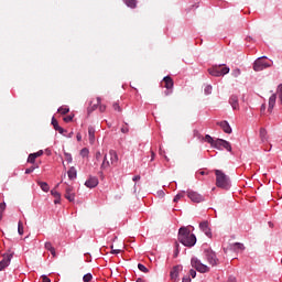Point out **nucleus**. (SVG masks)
<instances>
[{
  "instance_id": "16",
  "label": "nucleus",
  "mask_w": 282,
  "mask_h": 282,
  "mask_svg": "<svg viewBox=\"0 0 282 282\" xmlns=\"http://www.w3.org/2000/svg\"><path fill=\"white\" fill-rule=\"evenodd\" d=\"M217 124H219L220 129H223L225 133H232V128L228 121H220Z\"/></svg>"
},
{
  "instance_id": "48",
  "label": "nucleus",
  "mask_w": 282,
  "mask_h": 282,
  "mask_svg": "<svg viewBox=\"0 0 282 282\" xmlns=\"http://www.w3.org/2000/svg\"><path fill=\"white\" fill-rule=\"evenodd\" d=\"M33 154L35 155V158H41V155H43V150H40Z\"/></svg>"
},
{
  "instance_id": "54",
  "label": "nucleus",
  "mask_w": 282,
  "mask_h": 282,
  "mask_svg": "<svg viewBox=\"0 0 282 282\" xmlns=\"http://www.w3.org/2000/svg\"><path fill=\"white\" fill-rule=\"evenodd\" d=\"M106 109H107L106 106H100V107H99V111H101V112H104Z\"/></svg>"
},
{
  "instance_id": "42",
  "label": "nucleus",
  "mask_w": 282,
  "mask_h": 282,
  "mask_svg": "<svg viewBox=\"0 0 282 282\" xmlns=\"http://www.w3.org/2000/svg\"><path fill=\"white\" fill-rule=\"evenodd\" d=\"M72 120H74V116L72 115L64 118V122H72Z\"/></svg>"
},
{
  "instance_id": "10",
  "label": "nucleus",
  "mask_w": 282,
  "mask_h": 282,
  "mask_svg": "<svg viewBox=\"0 0 282 282\" xmlns=\"http://www.w3.org/2000/svg\"><path fill=\"white\" fill-rule=\"evenodd\" d=\"M12 261V253H7L3 256V259L0 261V272H3L10 262Z\"/></svg>"
},
{
  "instance_id": "47",
  "label": "nucleus",
  "mask_w": 282,
  "mask_h": 282,
  "mask_svg": "<svg viewBox=\"0 0 282 282\" xmlns=\"http://www.w3.org/2000/svg\"><path fill=\"white\" fill-rule=\"evenodd\" d=\"M42 282H52L47 275H42Z\"/></svg>"
},
{
  "instance_id": "41",
  "label": "nucleus",
  "mask_w": 282,
  "mask_h": 282,
  "mask_svg": "<svg viewBox=\"0 0 282 282\" xmlns=\"http://www.w3.org/2000/svg\"><path fill=\"white\" fill-rule=\"evenodd\" d=\"M112 107H113L115 111H122V109L120 108V104L119 102H115L112 105Z\"/></svg>"
},
{
  "instance_id": "59",
  "label": "nucleus",
  "mask_w": 282,
  "mask_h": 282,
  "mask_svg": "<svg viewBox=\"0 0 282 282\" xmlns=\"http://www.w3.org/2000/svg\"><path fill=\"white\" fill-rule=\"evenodd\" d=\"M199 175H206V172L200 171V172H199Z\"/></svg>"
},
{
  "instance_id": "26",
  "label": "nucleus",
  "mask_w": 282,
  "mask_h": 282,
  "mask_svg": "<svg viewBox=\"0 0 282 282\" xmlns=\"http://www.w3.org/2000/svg\"><path fill=\"white\" fill-rule=\"evenodd\" d=\"M205 142H208V144H210L213 148L215 147V140L209 134L205 135Z\"/></svg>"
},
{
  "instance_id": "53",
  "label": "nucleus",
  "mask_w": 282,
  "mask_h": 282,
  "mask_svg": "<svg viewBox=\"0 0 282 282\" xmlns=\"http://www.w3.org/2000/svg\"><path fill=\"white\" fill-rule=\"evenodd\" d=\"M139 180H140V175H135V176H133V178H132L133 182H139Z\"/></svg>"
},
{
  "instance_id": "2",
  "label": "nucleus",
  "mask_w": 282,
  "mask_h": 282,
  "mask_svg": "<svg viewBox=\"0 0 282 282\" xmlns=\"http://www.w3.org/2000/svg\"><path fill=\"white\" fill-rule=\"evenodd\" d=\"M216 175V186L217 188H223L224 191H229L230 188V177L224 173L221 170H215Z\"/></svg>"
},
{
  "instance_id": "31",
  "label": "nucleus",
  "mask_w": 282,
  "mask_h": 282,
  "mask_svg": "<svg viewBox=\"0 0 282 282\" xmlns=\"http://www.w3.org/2000/svg\"><path fill=\"white\" fill-rule=\"evenodd\" d=\"M51 195H53V197H55V199H61V193H58V191H56V189H52Z\"/></svg>"
},
{
  "instance_id": "29",
  "label": "nucleus",
  "mask_w": 282,
  "mask_h": 282,
  "mask_svg": "<svg viewBox=\"0 0 282 282\" xmlns=\"http://www.w3.org/2000/svg\"><path fill=\"white\" fill-rule=\"evenodd\" d=\"M52 126L54 127L55 131H58V129H61V126H58V121L54 117L52 118Z\"/></svg>"
},
{
  "instance_id": "32",
  "label": "nucleus",
  "mask_w": 282,
  "mask_h": 282,
  "mask_svg": "<svg viewBox=\"0 0 282 282\" xmlns=\"http://www.w3.org/2000/svg\"><path fill=\"white\" fill-rule=\"evenodd\" d=\"M91 279H94V275H91V273H87L83 276L84 282H89L91 281Z\"/></svg>"
},
{
  "instance_id": "4",
  "label": "nucleus",
  "mask_w": 282,
  "mask_h": 282,
  "mask_svg": "<svg viewBox=\"0 0 282 282\" xmlns=\"http://www.w3.org/2000/svg\"><path fill=\"white\" fill-rule=\"evenodd\" d=\"M208 73L210 76L219 78V76H226V74H230V67L226 66V64H219L209 68Z\"/></svg>"
},
{
  "instance_id": "5",
  "label": "nucleus",
  "mask_w": 282,
  "mask_h": 282,
  "mask_svg": "<svg viewBox=\"0 0 282 282\" xmlns=\"http://www.w3.org/2000/svg\"><path fill=\"white\" fill-rule=\"evenodd\" d=\"M267 56L258 57L253 63L254 72H263V69H268V67H272V64L265 62Z\"/></svg>"
},
{
  "instance_id": "19",
  "label": "nucleus",
  "mask_w": 282,
  "mask_h": 282,
  "mask_svg": "<svg viewBox=\"0 0 282 282\" xmlns=\"http://www.w3.org/2000/svg\"><path fill=\"white\" fill-rule=\"evenodd\" d=\"M67 175L69 180H76V177H78V172L76 171V167H69V170L67 171Z\"/></svg>"
},
{
  "instance_id": "56",
  "label": "nucleus",
  "mask_w": 282,
  "mask_h": 282,
  "mask_svg": "<svg viewBox=\"0 0 282 282\" xmlns=\"http://www.w3.org/2000/svg\"><path fill=\"white\" fill-rule=\"evenodd\" d=\"M54 204H61V198H55Z\"/></svg>"
},
{
  "instance_id": "51",
  "label": "nucleus",
  "mask_w": 282,
  "mask_h": 282,
  "mask_svg": "<svg viewBox=\"0 0 282 282\" xmlns=\"http://www.w3.org/2000/svg\"><path fill=\"white\" fill-rule=\"evenodd\" d=\"M260 111H261V113H264V111H265V104L261 105Z\"/></svg>"
},
{
  "instance_id": "15",
  "label": "nucleus",
  "mask_w": 282,
  "mask_h": 282,
  "mask_svg": "<svg viewBox=\"0 0 282 282\" xmlns=\"http://www.w3.org/2000/svg\"><path fill=\"white\" fill-rule=\"evenodd\" d=\"M229 105L235 111L239 110V97L231 95L229 98Z\"/></svg>"
},
{
  "instance_id": "20",
  "label": "nucleus",
  "mask_w": 282,
  "mask_h": 282,
  "mask_svg": "<svg viewBox=\"0 0 282 282\" xmlns=\"http://www.w3.org/2000/svg\"><path fill=\"white\" fill-rule=\"evenodd\" d=\"M163 82L165 83V89H173V78H171L170 76H165L163 78Z\"/></svg>"
},
{
  "instance_id": "37",
  "label": "nucleus",
  "mask_w": 282,
  "mask_h": 282,
  "mask_svg": "<svg viewBox=\"0 0 282 282\" xmlns=\"http://www.w3.org/2000/svg\"><path fill=\"white\" fill-rule=\"evenodd\" d=\"M276 94H279V98H280V100H281V102H282V84H280V85L278 86V88H276Z\"/></svg>"
},
{
  "instance_id": "22",
  "label": "nucleus",
  "mask_w": 282,
  "mask_h": 282,
  "mask_svg": "<svg viewBox=\"0 0 282 282\" xmlns=\"http://www.w3.org/2000/svg\"><path fill=\"white\" fill-rule=\"evenodd\" d=\"M123 3L131 9H135L138 7V0H123Z\"/></svg>"
},
{
  "instance_id": "27",
  "label": "nucleus",
  "mask_w": 282,
  "mask_h": 282,
  "mask_svg": "<svg viewBox=\"0 0 282 282\" xmlns=\"http://www.w3.org/2000/svg\"><path fill=\"white\" fill-rule=\"evenodd\" d=\"M58 113H62L63 116H65V113H69V108L62 106L57 109Z\"/></svg>"
},
{
  "instance_id": "39",
  "label": "nucleus",
  "mask_w": 282,
  "mask_h": 282,
  "mask_svg": "<svg viewBox=\"0 0 282 282\" xmlns=\"http://www.w3.org/2000/svg\"><path fill=\"white\" fill-rule=\"evenodd\" d=\"M182 197H184V192L183 193H178L175 195L173 202L177 203L178 199H182Z\"/></svg>"
},
{
  "instance_id": "46",
  "label": "nucleus",
  "mask_w": 282,
  "mask_h": 282,
  "mask_svg": "<svg viewBox=\"0 0 282 282\" xmlns=\"http://www.w3.org/2000/svg\"><path fill=\"white\" fill-rule=\"evenodd\" d=\"M30 173H34V166H31V167L25 170L26 175H30Z\"/></svg>"
},
{
  "instance_id": "7",
  "label": "nucleus",
  "mask_w": 282,
  "mask_h": 282,
  "mask_svg": "<svg viewBox=\"0 0 282 282\" xmlns=\"http://www.w3.org/2000/svg\"><path fill=\"white\" fill-rule=\"evenodd\" d=\"M192 263V268H195V270H197V272H200L202 274L208 272V270H210V268H208V265L202 263V261L197 258H192L191 260Z\"/></svg>"
},
{
  "instance_id": "36",
  "label": "nucleus",
  "mask_w": 282,
  "mask_h": 282,
  "mask_svg": "<svg viewBox=\"0 0 282 282\" xmlns=\"http://www.w3.org/2000/svg\"><path fill=\"white\" fill-rule=\"evenodd\" d=\"M204 91H205V94H206L207 96L210 95V94H213V86H210V85L206 86L205 89H204Z\"/></svg>"
},
{
  "instance_id": "33",
  "label": "nucleus",
  "mask_w": 282,
  "mask_h": 282,
  "mask_svg": "<svg viewBox=\"0 0 282 282\" xmlns=\"http://www.w3.org/2000/svg\"><path fill=\"white\" fill-rule=\"evenodd\" d=\"M138 268H139L140 272H144V273L149 272V269L142 263H139Z\"/></svg>"
},
{
  "instance_id": "3",
  "label": "nucleus",
  "mask_w": 282,
  "mask_h": 282,
  "mask_svg": "<svg viewBox=\"0 0 282 282\" xmlns=\"http://www.w3.org/2000/svg\"><path fill=\"white\" fill-rule=\"evenodd\" d=\"M118 164V152L110 150L108 154H105L100 169H109V166H116Z\"/></svg>"
},
{
  "instance_id": "12",
  "label": "nucleus",
  "mask_w": 282,
  "mask_h": 282,
  "mask_svg": "<svg viewBox=\"0 0 282 282\" xmlns=\"http://www.w3.org/2000/svg\"><path fill=\"white\" fill-rule=\"evenodd\" d=\"M65 198L68 200V202H74L76 199V193H74V187L72 186H67L65 188Z\"/></svg>"
},
{
  "instance_id": "52",
  "label": "nucleus",
  "mask_w": 282,
  "mask_h": 282,
  "mask_svg": "<svg viewBox=\"0 0 282 282\" xmlns=\"http://www.w3.org/2000/svg\"><path fill=\"white\" fill-rule=\"evenodd\" d=\"M111 254H120V249L112 250Z\"/></svg>"
},
{
  "instance_id": "8",
  "label": "nucleus",
  "mask_w": 282,
  "mask_h": 282,
  "mask_svg": "<svg viewBox=\"0 0 282 282\" xmlns=\"http://www.w3.org/2000/svg\"><path fill=\"white\" fill-rule=\"evenodd\" d=\"M205 258L208 261L209 265H217V263H219L217 254L210 249L205 250Z\"/></svg>"
},
{
  "instance_id": "40",
  "label": "nucleus",
  "mask_w": 282,
  "mask_h": 282,
  "mask_svg": "<svg viewBox=\"0 0 282 282\" xmlns=\"http://www.w3.org/2000/svg\"><path fill=\"white\" fill-rule=\"evenodd\" d=\"M80 155H83V158H85V155H89V150L87 148L82 149Z\"/></svg>"
},
{
  "instance_id": "9",
  "label": "nucleus",
  "mask_w": 282,
  "mask_h": 282,
  "mask_svg": "<svg viewBox=\"0 0 282 282\" xmlns=\"http://www.w3.org/2000/svg\"><path fill=\"white\" fill-rule=\"evenodd\" d=\"M187 197L191 198L192 202H195L196 204H199L204 202V196L197 192L188 191L187 192Z\"/></svg>"
},
{
  "instance_id": "34",
  "label": "nucleus",
  "mask_w": 282,
  "mask_h": 282,
  "mask_svg": "<svg viewBox=\"0 0 282 282\" xmlns=\"http://www.w3.org/2000/svg\"><path fill=\"white\" fill-rule=\"evenodd\" d=\"M64 155H65L66 162H67L68 164H72V161H73L72 154L65 152Z\"/></svg>"
},
{
  "instance_id": "35",
  "label": "nucleus",
  "mask_w": 282,
  "mask_h": 282,
  "mask_svg": "<svg viewBox=\"0 0 282 282\" xmlns=\"http://www.w3.org/2000/svg\"><path fill=\"white\" fill-rule=\"evenodd\" d=\"M234 248H235V250H243V243H241V242H236V243H234Z\"/></svg>"
},
{
  "instance_id": "14",
  "label": "nucleus",
  "mask_w": 282,
  "mask_h": 282,
  "mask_svg": "<svg viewBox=\"0 0 282 282\" xmlns=\"http://www.w3.org/2000/svg\"><path fill=\"white\" fill-rule=\"evenodd\" d=\"M99 182H98V177L96 176H89L88 180L85 182V186L87 188H96V186H98Z\"/></svg>"
},
{
  "instance_id": "50",
  "label": "nucleus",
  "mask_w": 282,
  "mask_h": 282,
  "mask_svg": "<svg viewBox=\"0 0 282 282\" xmlns=\"http://www.w3.org/2000/svg\"><path fill=\"white\" fill-rule=\"evenodd\" d=\"M0 210L3 213L6 210V203H0Z\"/></svg>"
},
{
  "instance_id": "45",
  "label": "nucleus",
  "mask_w": 282,
  "mask_h": 282,
  "mask_svg": "<svg viewBox=\"0 0 282 282\" xmlns=\"http://www.w3.org/2000/svg\"><path fill=\"white\" fill-rule=\"evenodd\" d=\"M121 133H129V127L122 126L121 127Z\"/></svg>"
},
{
  "instance_id": "43",
  "label": "nucleus",
  "mask_w": 282,
  "mask_h": 282,
  "mask_svg": "<svg viewBox=\"0 0 282 282\" xmlns=\"http://www.w3.org/2000/svg\"><path fill=\"white\" fill-rule=\"evenodd\" d=\"M189 276H192V279H195V276H197V271H195L194 269L189 270Z\"/></svg>"
},
{
  "instance_id": "30",
  "label": "nucleus",
  "mask_w": 282,
  "mask_h": 282,
  "mask_svg": "<svg viewBox=\"0 0 282 282\" xmlns=\"http://www.w3.org/2000/svg\"><path fill=\"white\" fill-rule=\"evenodd\" d=\"M28 162L30 164H34V162H36V155L34 153H31L28 158Z\"/></svg>"
},
{
  "instance_id": "18",
  "label": "nucleus",
  "mask_w": 282,
  "mask_h": 282,
  "mask_svg": "<svg viewBox=\"0 0 282 282\" xmlns=\"http://www.w3.org/2000/svg\"><path fill=\"white\" fill-rule=\"evenodd\" d=\"M88 138L90 144H94V142H96V129L91 126L88 128Z\"/></svg>"
},
{
  "instance_id": "23",
  "label": "nucleus",
  "mask_w": 282,
  "mask_h": 282,
  "mask_svg": "<svg viewBox=\"0 0 282 282\" xmlns=\"http://www.w3.org/2000/svg\"><path fill=\"white\" fill-rule=\"evenodd\" d=\"M37 184L44 193H50V185L46 182H39Z\"/></svg>"
},
{
  "instance_id": "44",
  "label": "nucleus",
  "mask_w": 282,
  "mask_h": 282,
  "mask_svg": "<svg viewBox=\"0 0 282 282\" xmlns=\"http://www.w3.org/2000/svg\"><path fill=\"white\" fill-rule=\"evenodd\" d=\"M101 159H102V153H100V151L96 152L97 162H100Z\"/></svg>"
},
{
  "instance_id": "24",
  "label": "nucleus",
  "mask_w": 282,
  "mask_h": 282,
  "mask_svg": "<svg viewBox=\"0 0 282 282\" xmlns=\"http://www.w3.org/2000/svg\"><path fill=\"white\" fill-rule=\"evenodd\" d=\"M260 138L262 142H265L268 140V131L264 128L260 129Z\"/></svg>"
},
{
  "instance_id": "17",
  "label": "nucleus",
  "mask_w": 282,
  "mask_h": 282,
  "mask_svg": "<svg viewBox=\"0 0 282 282\" xmlns=\"http://www.w3.org/2000/svg\"><path fill=\"white\" fill-rule=\"evenodd\" d=\"M275 105H276V94H273V95L269 98V107H268L269 113H272V111H273Z\"/></svg>"
},
{
  "instance_id": "60",
  "label": "nucleus",
  "mask_w": 282,
  "mask_h": 282,
  "mask_svg": "<svg viewBox=\"0 0 282 282\" xmlns=\"http://www.w3.org/2000/svg\"><path fill=\"white\" fill-rule=\"evenodd\" d=\"M97 102H98V105H100V98H97Z\"/></svg>"
},
{
  "instance_id": "57",
  "label": "nucleus",
  "mask_w": 282,
  "mask_h": 282,
  "mask_svg": "<svg viewBox=\"0 0 282 282\" xmlns=\"http://www.w3.org/2000/svg\"><path fill=\"white\" fill-rule=\"evenodd\" d=\"M3 218V212L0 210V220Z\"/></svg>"
},
{
  "instance_id": "6",
  "label": "nucleus",
  "mask_w": 282,
  "mask_h": 282,
  "mask_svg": "<svg viewBox=\"0 0 282 282\" xmlns=\"http://www.w3.org/2000/svg\"><path fill=\"white\" fill-rule=\"evenodd\" d=\"M213 149H217L218 151H224L225 149L229 153H232V145L224 139H216Z\"/></svg>"
},
{
  "instance_id": "11",
  "label": "nucleus",
  "mask_w": 282,
  "mask_h": 282,
  "mask_svg": "<svg viewBox=\"0 0 282 282\" xmlns=\"http://www.w3.org/2000/svg\"><path fill=\"white\" fill-rule=\"evenodd\" d=\"M199 228L202 230V232H204V235H206V237H208L210 239V237H213V231L210 230V227L208 226V221H202L199 224Z\"/></svg>"
},
{
  "instance_id": "13",
  "label": "nucleus",
  "mask_w": 282,
  "mask_h": 282,
  "mask_svg": "<svg viewBox=\"0 0 282 282\" xmlns=\"http://www.w3.org/2000/svg\"><path fill=\"white\" fill-rule=\"evenodd\" d=\"M180 272H182V265H175L171 272H170V276L172 279V281L177 282V279L180 278Z\"/></svg>"
},
{
  "instance_id": "1",
  "label": "nucleus",
  "mask_w": 282,
  "mask_h": 282,
  "mask_svg": "<svg viewBox=\"0 0 282 282\" xmlns=\"http://www.w3.org/2000/svg\"><path fill=\"white\" fill-rule=\"evenodd\" d=\"M178 241L186 248H193L197 243V237L188 228L181 227L178 229Z\"/></svg>"
},
{
  "instance_id": "49",
  "label": "nucleus",
  "mask_w": 282,
  "mask_h": 282,
  "mask_svg": "<svg viewBox=\"0 0 282 282\" xmlns=\"http://www.w3.org/2000/svg\"><path fill=\"white\" fill-rule=\"evenodd\" d=\"M182 282H191V276L185 275V276L182 279Z\"/></svg>"
},
{
  "instance_id": "55",
  "label": "nucleus",
  "mask_w": 282,
  "mask_h": 282,
  "mask_svg": "<svg viewBox=\"0 0 282 282\" xmlns=\"http://www.w3.org/2000/svg\"><path fill=\"white\" fill-rule=\"evenodd\" d=\"M80 140H83V137L80 135V133L77 134V142H80Z\"/></svg>"
},
{
  "instance_id": "25",
  "label": "nucleus",
  "mask_w": 282,
  "mask_h": 282,
  "mask_svg": "<svg viewBox=\"0 0 282 282\" xmlns=\"http://www.w3.org/2000/svg\"><path fill=\"white\" fill-rule=\"evenodd\" d=\"M57 131L58 133H61V135H64L65 138H72V135L74 134V132H70L69 135H67V130H65L63 127H59Z\"/></svg>"
},
{
  "instance_id": "21",
  "label": "nucleus",
  "mask_w": 282,
  "mask_h": 282,
  "mask_svg": "<svg viewBox=\"0 0 282 282\" xmlns=\"http://www.w3.org/2000/svg\"><path fill=\"white\" fill-rule=\"evenodd\" d=\"M44 248L48 250L53 257H56V249L52 246V242H45Z\"/></svg>"
},
{
  "instance_id": "58",
  "label": "nucleus",
  "mask_w": 282,
  "mask_h": 282,
  "mask_svg": "<svg viewBox=\"0 0 282 282\" xmlns=\"http://www.w3.org/2000/svg\"><path fill=\"white\" fill-rule=\"evenodd\" d=\"M135 282H144L141 278H138Z\"/></svg>"
},
{
  "instance_id": "28",
  "label": "nucleus",
  "mask_w": 282,
  "mask_h": 282,
  "mask_svg": "<svg viewBox=\"0 0 282 282\" xmlns=\"http://www.w3.org/2000/svg\"><path fill=\"white\" fill-rule=\"evenodd\" d=\"M231 76H234V78H239V76H241V69L236 68L232 70Z\"/></svg>"
},
{
  "instance_id": "38",
  "label": "nucleus",
  "mask_w": 282,
  "mask_h": 282,
  "mask_svg": "<svg viewBox=\"0 0 282 282\" xmlns=\"http://www.w3.org/2000/svg\"><path fill=\"white\" fill-rule=\"evenodd\" d=\"M18 232H19V235H23V223L22 221L18 223Z\"/></svg>"
}]
</instances>
